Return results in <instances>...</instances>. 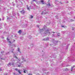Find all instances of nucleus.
I'll return each instance as SVG.
<instances>
[{
  "label": "nucleus",
  "instance_id": "14",
  "mask_svg": "<svg viewBox=\"0 0 75 75\" xmlns=\"http://www.w3.org/2000/svg\"><path fill=\"white\" fill-rule=\"evenodd\" d=\"M65 71H68V69L67 68H66L65 69Z\"/></svg>",
  "mask_w": 75,
  "mask_h": 75
},
{
  "label": "nucleus",
  "instance_id": "12",
  "mask_svg": "<svg viewBox=\"0 0 75 75\" xmlns=\"http://www.w3.org/2000/svg\"><path fill=\"white\" fill-rule=\"evenodd\" d=\"M48 31H50V30L48 29V30H47L46 32H47Z\"/></svg>",
  "mask_w": 75,
  "mask_h": 75
},
{
  "label": "nucleus",
  "instance_id": "1",
  "mask_svg": "<svg viewBox=\"0 0 75 75\" xmlns=\"http://www.w3.org/2000/svg\"><path fill=\"white\" fill-rule=\"evenodd\" d=\"M47 40H49V38H48V37H47V38H45L43 39L42 40L47 41Z\"/></svg>",
  "mask_w": 75,
  "mask_h": 75
},
{
  "label": "nucleus",
  "instance_id": "4",
  "mask_svg": "<svg viewBox=\"0 0 75 75\" xmlns=\"http://www.w3.org/2000/svg\"><path fill=\"white\" fill-rule=\"evenodd\" d=\"M47 6H48V7H50L51 6V4H50V3H49L48 4H47Z\"/></svg>",
  "mask_w": 75,
  "mask_h": 75
},
{
  "label": "nucleus",
  "instance_id": "35",
  "mask_svg": "<svg viewBox=\"0 0 75 75\" xmlns=\"http://www.w3.org/2000/svg\"><path fill=\"white\" fill-rule=\"evenodd\" d=\"M57 0H55V1H57Z\"/></svg>",
  "mask_w": 75,
  "mask_h": 75
},
{
  "label": "nucleus",
  "instance_id": "15",
  "mask_svg": "<svg viewBox=\"0 0 75 75\" xmlns=\"http://www.w3.org/2000/svg\"><path fill=\"white\" fill-rule=\"evenodd\" d=\"M18 51H20V48H18Z\"/></svg>",
  "mask_w": 75,
  "mask_h": 75
},
{
  "label": "nucleus",
  "instance_id": "20",
  "mask_svg": "<svg viewBox=\"0 0 75 75\" xmlns=\"http://www.w3.org/2000/svg\"><path fill=\"white\" fill-rule=\"evenodd\" d=\"M62 27H64V26H62Z\"/></svg>",
  "mask_w": 75,
  "mask_h": 75
},
{
  "label": "nucleus",
  "instance_id": "22",
  "mask_svg": "<svg viewBox=\"0 0 75 75\" xmlns=\"http://www.w3.org/2000/svg\"><path fill=\"white\" fill-rule=\"evenodd\" d=\"M27 8L28 10H30V9L29 8Z\"/></svg>",
  "mask_w": 75,
  "mask_h": 75
},
{
  "label": "nucleus",
  "instance_id": "19",
  "mask_svg": "<svg viewBox=\"0 0 75 75\" xmlns=\"http://www.w3.org/2000/svg\"><path fill=\"white\" fill-rule=\"evenodd\" d=\"M21 66V65H18V67H20V66Z\"/></svg>",
  "mask_w": 75,
  "mask_h": 75
},
{
  "label": "nucleus",
  "instance_id": "30",
  "mask_svg": "<svg viewBox=\"0 0 75 75\" xmlns=\"http://www.w3.org/2000/svg\"><path fill=\"white\" fill-rule=\"evenodd\" d=\"M42 30H43V29H42Z\"/></svg>",
  "mask_w": 75,
  "mask_h": 75
},
{
  "label": "nucleus",
  "instance_id": "21",
  "mask_svg": "<svg viewBox=\"0 0 75 75\" xmlns=\"http://www.w3.org/2000/svg\"><path fill=\"white\" fill-rule=\"evenodd\" d=\"M2 71V70L1 69H0V71Z\"/></svg>",
  "mask_w": 75,
  "mask_h": 75
},
{
  "label": "nucleus",
  "instance_id": "13",
  "mask_svg": "<svg viewBox=\"0 0 75 75\" xmlns=\"http://www.w3.org/2000/svg\"><path fill=\"white\" fill-rule=\"evenodd\" d=\"M31 16V18H33V16L32 15H30Z\"/></svg>",
  "mask_w": 75,
  "mask_h": 75
},
{
  "label": "nucleus",
  "instance_id": "16",
  "mask_svg": "<svg viewBox=\"0 0 75 75\" xmlns=\"http://www.w3.org/2000/svg\"><path fill=\"white\" fill-rule=\"evenodd\" d=\"M35 1L36 2L37 1L35 0H33V1Z\"/></svg>",
  "mask_w": 75,
  "mask_h": 75
},
{
  "label": "nucleus",
  "instance_id": "23",
  "mask_svg": "<svg viewBox=\"0 0 75 75\" xmlns=\"http://www.w3.org/2000/svg\"><path fill=\"white\" fill-rule=\"evenodd\" d=\"M13 41H14V42H15V40H14Z\"/></svg>",
  "mask_w": 75,
  "mask_h": 75
},
{
  "label": "nucleus",
  "instance_id": "34",
  "mask_svg": "<svg viewBox=\"0 0 75 75\" xmlns=\"http://www.w3.org/2000/svg\"><path fill=\"white\" fill-rule=\"evenodd\" d=\"M1 20V19L0 18V20Z\"/></svg>",
  "mask_w": 75,
  "mask_h": 75
},
{
  "label": "nucleus",
  "instance_id": "18",
  "mask_svg": "<svg viewBox=\"0 0 75 75\" xmlns=\"http://www.w3.org/2000/svg\"><path fill=\"white\" fill-rule=\"evenodd\" d=\"M28 75H32V74H30V73H29V74H28Z\"/></svg>",
  "mask_w": 75,
  "mask_h": 75
},
{
  "label": "nucleus",
  "instance_id": "2",
  "mask_svg": "<svg viewBox=\"0 0 75 75\" xmlns=\"http://www.w3.org/2000/svg\"><path fill=\"white\" fill-rule=\"evenodd\" d=\"M20 13H22L21 14H24L25 13V12L24 11V10H23L21 11H20Z\"/></svg>",
  "mask_w": 75,
  "mask_h": 75
},
{
  "label": "nucleus",
  "instance_id": "25",
  "mask_svg": "<svg viewBox=\"0 0 75 75\" xmlns=\"http://www.w3.org/2000/svg\"><path fill=\"white\" fill-rule=\"evenodd\" d=\"M14 63H13L12 64V65H14Z\"/></svg>",
  "mask_w": 75,
  "mask_h": 75
},
{
  "label": "nucleus",
  "instance_id": "31",
  "mask_svg": "<svg viewBox=\"0 0 75 75\" xmlns=\"http://www.w3.org/2000/svg\"><path fill=\"white\" fill-rule=\"evenodd\" d=\"M12 52H13V51H12Z\"/></svg>",
  "mask_w": 75,
  "mask_h": 75
},
{
  "label": "nucleus",
  "instance_id": "24",
  "mask_svg": "<svg viewBox=\"0 0 75 75\" xmlns=\"http://www.w3.org/2000/svg\"><path fill=\"white\" fill-rule=\"evenodd\" d=\"M8 42H10V43H11V41H9Z\"/></svg>",
  "mask_w": 75,
  "mask_h": 75
},
{
  "label": "nucleus",
  "instance_id": "28",
  "mask_svg": "<svg viewBox=\"0 0 75 75\" xmlns=\"http://www.w3.org/2000/svg\"><path fill=\"white\" fill-rule=\"evenodd\" d=\"M53 33H55V32H53Z\"/></svg>",
  "mask_w": 75,
  "mask_h": 75
},
{
  "label": "nucleus",
  "instance_id": "29",
  "mask_svg": "<svg viewBox=\"0 0 75 75\" xmlns=\"http://www.w3.org/2000/svg\"><path fill=\"white\" fill-rule=\"evenodd\" d=\"M73 67H74V68H75V66H73Z\"/></svg>",
  "mask_w": 75,
  "mask_h": 75
},
{
  "label": "nucleus",
  "instance_id": "10",
  "mask_svg": "<svg viewBox=\"0 0 75 75\" xmlns=\"http://www.w3.org/2000/svg\"><path fill=\"white\" fill-rule=\"evenodd\" d=\"M7 41H10V39H8V38H7Z\"/></svg>",
  "mask_w": 75,
  "mask_h": 75
},
{
  "label": "nucleus",
  "instance_id": "7",
  "mask_svg": "<svg viewBox=\"0 0 75 75\" xmlns=\"http://www.w3.org/2000/svg\"><path fill=\"white\" fill-rule=\"evenodd\" d=\"M15 71H18V69L16 68L15 69Z\"/></svg>",
  "mask_w": 75,
  "mask_h": 75
},
{
  "label": "nucleus",
  "instance_id": "11",
  "mask_svg": "<svg viewBox=\"0 0 75 75\" xmlns=\"http://www.w3.org/2000/svg\"><path fill=\"white\" fill-rule=\"evenodd\" d=\"M15 58H16V59H18V57H17L16 56H15Z\"/></svg>",
  "mask_w": 75,
  "mask_h": 75
},
{
  "label": "nucleus",
  "instance_id": "32",
  "mask_svg": "<svg viewBox=\"0 0 75 75\" xmlns=\"http://www.w3.org/2000/svg\"><path fill=\"white\" fill-rule=\"evenodd\" d=\"M48 33H50V32H49Z\"/></svg>",
  "mask_w": 75,
  "mask_h": 75
},
{
  "label": "nucleus",
  "instance_id": "26",
  "mask_svg": "<svg viewBox=\"0 0 75 75\" xmlns=\"http://www.w3.org/2000/svg\"><path fill=\"white\" fill-rule=\"evenodd\" d=\"M57 36H60V35H57Z\"/></svg>",
  "mask_w": 75,
  "mask_h": 75
},
{
  "label": "nucleus",
  "instance_id": "27",
  "mask_svg": "<svg viewBox=\"0 0 75 75\" xmlns=\"http://www.w3.org/2000/svg\"><path fill=\"white\" fill-rule=\"evenodd\" d=\"M10 63H9V64H8V65H10Z\"/></svg>",
  "mask_w": 75,
  "mask_h": 75
},
{
  "label": "nucleus",
  "instance_id": "17",
  "mask_svg": "<svg viewBox=\"0 0 75 75\" xmlns=\"http://www.w3.org/2000/svg\"><path fill=\"white\" fill-rule=\"evenodd\" d=\"M44 11H42V12L41 13V14L42 15V14H43V13Z\"/></svg>",
  "mask_w": 75,
  "mask_h": 75
},
{
  "label": "nucleus",
  "instance_id": "6",
  "mask_svg": "<svg viewBox=\"0 0 75 75\" xmlns=\"http://www.w3.org/2000/svg\"><path fill=\"white\" fill-rule=\"evenodd\" d=\"M40 2H41L42 3V4H44V1L42 0V1H40Z\"/></svg>",
  "mask_w": 75,
  "mask_h": 75
},
{
  "label": "nucleus",
  "instance_id": "3",
  "mask_svg": "<svg viewBox=\"0 0 75 75\" xmlns=\"http://www.w3.org/2000/svg\"><path fill=\"white\" fill-rule=\"evenodd\" d=\"M21 30H20L18 32V33H19V34H21Z\"/></svg>",
  "mask_w": 75,
  "mask_h": 75
},
{
  "label": "nucleus",
  "instance_id": "8",
  "mask_svg": "<svg viewBox=\"0 0 75 75\" xmlns=\"http://www.w3.org/2000/svg\"><path fill=\"white\" fill-rule=\"evenodd\" d=\"M25 71H27V70H24L23 71V72L24 73H26V72H25Z\"/></svg>",
  "mask_w": 75,
  "mask_h": 75
},
{
  "label": "nucleus",
  "instance_id": "33",
  "mask_svg": "<svg viewBox=\"0 0 75 75\" xmlns=\"http://www.w3.org/2000/svg\"><path fill=\"white\" fill-rule=\"evenodd\" d=\"M44 11H45V10Z\"/></svg>",
  "mask_w": 75,
  "mask_h": 75
},
{
  "label": "nucleus",
  "instance_id": "9",
  "mask_svg": "<svg viewBox=\"0 0 75 75\" xmlns=\"http://www.w3.org/2000/svg\"><path fill=\"white\" fill-rule=\"evenodd\" d=\"M73 68H74V67H72L71 68V71H72V70L73 69Z\"/></svg>",
  "mask_w": 75,
  "mask_h": 75
},
{
  "label": "nucleus",
  "instance_id": "5",
  "mask_svg": "<svg viewBox=\"0 0 75 75\" xmlns=\"http://www.w3.org/2000/svg\"><path fill=\"white\" fill-rule=\"evenodd\" d=\"M21 70H18V72L20 74H21V72H20Z\"/></svg>",
  "mask_w": 75,
  "mask_h": 75
}]
</instances>
